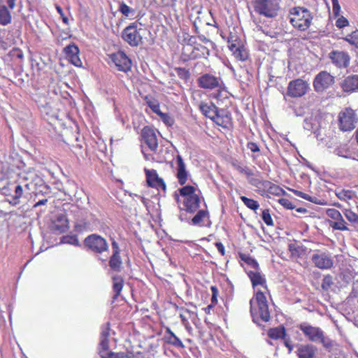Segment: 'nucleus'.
Here are the masks:
<instances>
[{"instance_id": "f257e3e1", "label": "nucleus", "mask_w": 358, "mask_h": 358, "mask_svg": "<svg viewBox=\"0 0 358 358\" xmlns=\"http://www.w3.org/2000/svg\"><path fill=\"white\" fill-rule=\"evenodd\" d=\"M42 180L34 171L24 172L20 174V183L15 185L14 194L11 198H8L6 201L13 206H16L20 203V199L33 189L34 185Z\"/></svg>"}, {"instance_id": "f03ea898", "label": "nucleus", "mask_w": 358, "mask_h": 358, "mask_svg": "<svg viewBox=\"0 0 358 358\" xmlns=\"http://www.w3.org/2000/svg\"><path fill=\"white\" fill-rule=\"evenodd\" d=\"M250 304L251 315L255 322H258L259 320L269 321L271 317L268 301L262 292H257L255 296L250 299Z\"/></svg>"}, {"instance_id": "7ed1b4c3", "label": "nucleus", "mask_w": 358, "mask_h": 358, "mask_svg": "<svg viewBox=\"0 0 358 358\" xmlns=\"http://www.w3.org/2000/svg\"><path fill=\"white\" fill-rule=\"evenodd\" d=\"M298 327L309 341L321 343L325 348L333 346L331 339L325 336L324 331L319 327L312 326L308 322H302Z\"/></svg>"}, {"instance_id": "20e7f679", "label": "nucleus", "mask_w": 358, "mask_h": 358, "mask_svg": "<svg viewBox=\"0 0 358 358\" xmlns=\"http://www.w3.org/2000/svg\"><path fill=\"white\" fill-rule=\"evenodd\" d=\"M289 20L291 24L299 31L307 30L312 22L311 13L303 7H294L289 10Z\"/></svg>"}, {"instance_id": "39448f33", "label": "nucleus", "mask_w": 358, "mask_h": 358, "mask_svg": "<svg viewBox=\"0 0 358 358\" xmlns=\"http://www.w3.org/2000/svg\"><path fill=\"white\" fill-rule=\"evenodd\" d=\"M86 205H83V202L81 200H77L76 205H73L71 207V212L75 213L76 223L75 228L78 232H82L85 230H87L90 227V222L87 220L88 216L87 207L90 202L88 198H86Z\"/></svg>"}, {"instance_id": "423d86ee", "label": "nucleus", "mask_w": 358, "mask_h": 358, "mask_svg": "<svg viewBox=\"0 0 358 358\" xmlns=\"http://www.w3.org/2000/svg\"><path fill=\"white\" fill-rule=\"evenodd\" d=\"M280 0H253L255 11L267 18L275 17L280 10Z\"/></svg>"}, {"instance_id": "0eeeda50", "label": "nucleus", "mask_w": 358, "mask_h": 358, "mask_svg": "<svg viewBox=\"0 0 358 358\" xmlns=\"http://www.w3.org/2000/svg\"><path fill=\"white\" fill-rule=\"evenodd\" d=\"M145 29L138 27L137 22L131 23L122 31V39L131 47H137L143 43V34Z\"/></svg>"}, {"instance_id": "6e6552de", "label": "nucleus", "mask_w": 358, "mask_h": 358, "mask_svg": "<svg viewBox=\"0 0 358 358\" xmlns=\"http://www.w3.org/2000/svg\"><path fill=\"white\" fill-rule=\"evenodd\" d=\"M84 245L88 250L96 254L108 251L109 248L107 241L96 234L87 236L84 240Z\"/></svg>"}, {"instance_id": "1a4fd4ad", "label": "nucleus", "mask_w": 358, "mask_h": 358, "mask_svg": "<svg viewBox=\"0 0 358 358\" xmlns=\"http://www.w3.org/2000/svg\"><path fill=\"white\" fill-rule=\"evenodd\" d=\"M335 83V77L327 71H322L316 75L313 80V87L316 92L321 93L332 86Z\"/></svg>"}, {"instance_id": "9d476101", "label": "nucleus", "mask_w": 358, "mask_h": 358, "mask_svg": "<svg viewBox=\"0 0 358 358\" xmlns=\"http://www.w3.org/2000/svg\"><path fill=\"white\" fill-rule=\"evenodd\" d=\"M339 127L343 131H352L358 121L355 112L351 108H345L339 113Z\"/></svg>"}, {"instance_id": "9b49d317", "label": "nucleus", "mask_w": 358, "mask_h": 358, "mask_svg": "<svg viewBox=\"0 0 358 358\" xmlns=\"http://www.w3.org/2000/svg\"><path fill=\"white\" fill-rule=\"evenodd\" d=\"M309 89L308 82L297 78L289 83L287 94L293 98L301 97L307 93Z\"/></svg>"}, {"instance_id": "f8f14e48", "label": "nucleus", "mask_w": 358, "mask_h": 358, "mask_svg": "<svg viewBox=\"0 0 358 358\" xmlns=\"http://www.w3.org/2000/svg\"><path fill=\"white\" fill-rule=\"evenodd\" d=\"M182 55L188 59L207 58L210 55V51L208 48L201 44L194 46L187 45L183 48Z\"/></svg>"}, {"instance_id": "ddd939ff", "label": "nucleus", "mask_w": 358, "mask_h": 358, "mask_svg": "<svg viewBox=\"0 0 358 358\" xmlns=\"http://www.w3.org/2000/svg\"><path fill=\"white\" fill-rule=\"evenodd\" d=\"M311 261L315 267L322 270L329 269L334 265L331 255L329 252L320 250H317L313 254Z\"/></svg>"}, {"instance_id": "4468645a", "label": "nucleus", "mask_w": 358, "mask_h": 358, "mask_svg": "<svg viewBox=\"0 0 358 358\" xmlns=\"http://www.w3.org/2000/svg\"><path fill=\"white\" fill-rule=\"evenodd\" d=\"M326 213L329 217L332 219V220L329 221V224L334 230L350 231L346 222L338 210L329 208L327 210Z\"/></svg>"}, {"instance_id": "2eb2a0df", "label": "nucleus", "mask_w": 358, "mask_h": 358, "mask_svg": "<svg viewBox=\"0 0 358 358\" xmlns=\"http://www.w3.org/2000/svg\"><path fill=\"white\" fill-rule=\"evenodd\" d=\"M329 58L338 69H345L350 65V56L347 52L332 50L329 53Z\"/></svg>"}, {"instance_id": "dca6fc26", "label": "nucleus", "mask_w": 358, "mask_h": 358, "mask_svg": "<svg viewBox=\"0 0 358 358\" xmlns=\"http://www.w3.org/2000/svg\"><path fill=\"white\" fill-rule=\"evenodd\" d=\"M110 58L119 71L127 72L131 69V62L124 52H117L112 54Z\"/></svg>"}, {"instance_id": "f3484780", "label": "nucleus", "mask_w": 358, "mask_h": 358, "mask_svg": "<svg viewBox=\"0 0 358 358\" xmlns=\"http://www.w3.org/2000/svg\"><path fill=\"white\" fill-rule=\"evenodd\" d=\"M197 82L200 87L206 90H215L220 87V79L209 73H205L200 76Z\"/></svg>"}, {"instance_id": "a211bd4d", "label": "nucleus", "mask_w": 358, "mask_h": 358, "mask_svg": "<svg viewBox=\"0 0 358 358\" xmlns=\"http://www.w3.org/2000/svg\"><path fill=\"white\" fill-rule=\"evenodd\" d=\"M342 91L351 94L358 91V75L352 74L345 77L340 83Z\"/></svg>"}, {"instance_id": "6ab92c4d", "label": "nucleus", "mask_w": 358, "mask_h": 358, "mask_svg": "<svg viewBox=\"0 0 358 358\" xmlns=\"http://www.w3.org/2000/svg\"><path fill=\"white\" fill-rule=\"evenodd\" d=\"M141 136L150 150L156 152L158 142L155 131L149 127H145L141 131Z\"/></svg>"}, {"instance_id": "aec40b11", "label": "nucleus", "mask_w": 358, "mask_h": 358, "mask_svg": "<svg viewBox=\"0 0 358 358\" xmlns=\"http://www.w3.org/2000/svg\"><path fill=\"white\" fill-rule=\"evenodd\" d=\"M145 172L148 186L157 189L166 190V184L164 180L159 177L156 170L145 169Z\"/></svg>"}, {"instance_id": "412c9836", "label": "nucleus", "mask_w": 358, "mask_h": 358, "mask_svg": "<svg viewBox=\"0 0 358 358\" xmlns=\"http://www.w3.org/2000/svg\"><path fill=\"white\" fill-rule=\"evenodd\" d=\"M69 228V222L64 213L58 214L50 225L51 230L57 234L66 232Z\"/></svg>"}, {"instance_id": "4be33fe9", "label": "nucleus", "mask_w": 358, "mask_h": 358, "mask_svg": "<svg viewBox=\"0 0 358 358\" xmlns=\"http://www.w3.org/2000/svg\"><path fill=\"white\" fill-rule=\"evenodd\" d=\"M296 353L298 358H316L317 348L313 344H299L297 346Z\"/></svg>"}, {"instance_id": "5701e85b", "label": "nucleus", "mask_w": 358, "mask_h": 358, "mask_svg": "<svg viewBox=\"0 0 358 358\" xmlns=\"http://www.w3.org/2000/svg\"><path fill=\"white\" fill-rule=\"evenodd\" d=\"M176 178L179 184L183 185L187 181L189 173L187 171L183 159L180 155H178L176 157Z\"/></svg>"}, {"instance_id": "b1692460", "label": "nucleus", "mask_w": 358, "mask_h": 358, "mask_svg": "<svg viewBox=\"0 0 358 358\" xmlns=\"http://www.w3.org/2000/svg\"><path fill=\"white\" fill-rule=\"evenodd\" d=\"M110 335V324L109 323L106 324L101 327V332L100 335V343H99V355L102 358L103 352L108 354V338Z\"/></svg>"}, {"instance_id": "393cba45", "label": "nucleus", "mask_w": 358, "mask_h": 358, "mask_svg": "<svg viewBox=\"0 0 358 358\" xmlns=\"http://www.w3.org/2000/svg\"><path fill=\"white\" fill-rule=\"evenodd\" d=\"M64 52L71 64L76 66H81L82 62L79 57V49L75 44H71L64 48Z\"/></svg>"}, {"instance_id": "a878e982", "label": "nucleus", "mask_w": 358, "mask_h": 358, "mask_svg": "<svg viewBox=\"0 0 358 358\" xmlns=\"http://www.w3.org/2000/svg\"><path fill=\"white\" fill-rule=\"evenodd\" d=\"M215 117L213 122L219 126L227 128L231 124V113L224 109H218V113H217Z\"/></svg>"}, {"instance_id": "bb28decb", "label": "nucleus", "mask_w": 358, "mask_h": 358, "mask_svg": "<svg viewBox=\"0 0 358 358\" xmlns=\"http://www.w3.org/2000/svg\"><path fill=\"white\" fill-rule=\"evenodd\" d=\"M200 202L201 198L198 194L193 195V196L184 199V209L189 213H194L199 208Z\"/></svg>"}, {"instance_id": "cd10ccee", "label": "nucleus", "mask_w": 358, "mask_h": 358, "mask_svg": "<svg viewBox=\"0 0 358 358\" xmlns=\"http://www.w3.org/2000/svg\"><path fill=\"white\" fill-rule=\"evenodd\" d=\"M200 110L202 113L207 117L213 121L215 120V116L218 113L217 107L212 102L210 103H201L199 106Z\"/></svg>"}, {"instance_id": "c85d7f7f", "label": "nucleus", "mask_w": 358, "mask_h": 358, "mask_svg": "<svg viewBox=\"0 0 358 358\" xmlns=\"http://www.w3.org/2000/svg\"><path fill=\"white\" fill-rule=\"evenodd\" d=\"M229 40V48L233 52L234 57L240 61H245L248 57V51L241 45L231 43Z\"/></svg>"}, {"instance_id": "c756f323", "label": "nucleus", "mask_w": 358, "mask_h": 358, "mask_svg": "<svg viewBox=\"0 0 358 358\" xmlns=\"http://www.w3.org/2000/svg\"><path fill=\"white\" fill-rule=\"evenodd\" d=\"M248 275L252 282L253 287L261 285L266 289V279L264 276L262 275V273L259 271V270L249 271L248 272Z\"/></svg>"}, {"instance_id": "7c9ffc66", "label": "nucleus", "mask_w": 358, "mask_h": 358, "mask_svg": "<svg viewBox=\"0 0 358 358\" xmlns=\"http://www.w3.org/2000/svg\"><path fill=\"white\" fill-rule=\"evenodd\" d=\"M122 262L119 254V252H113V255L109 260L110 268L116 272H120L122 268Z\"/></svg>"}, {"instance_id": "2f4dec72", "label": "nucleus", "mask_w": 358, "mask_h": 358, "mask_svg": "<svg viewBox=\"0 0 358 358\" xmlns=\"http://www.w3.org/2000/svg\"><path fill=\"white\" fill-rule=\"evenodd\" d=\"M165 336L169 343L176 347H184L182 342L175 335L169 327H166L165 329Z\"/></svg>"}, {"instance_id": "473e14b6", "label": "nucleus", "mask_w": 358, "mask_h": 358, "mask_svg": "<svg viewBox=\"0 0 358 358\" xmlns=\"http://www.w3.org/2000/svg\"><path fill=\"white\" fill-rule=\"evenodd\" d=\"M123 279L120 275H115L113 278V289L114 292L113 299H116L120 295L123 287Z\"/></svg>"}, {"instance_id": "72a5a7b5", "label": "nucleus", "mask_w": 358, "mask_h": 358, "mask_svg": "<svg viewBox=\"0 0 358 358\" xmlns=\"http://www.w3.org/2000/svg\"><path fill=\"white\" fill-rule=\"evenodd\" d=\"M118 10L126 17L132 19L134 17L136 11L134 9L130 8L124 1L119 3Z\"/></svg>"}, {"instance_id": "f704fd0d", "label": "nucleus", "mask_w": 358, "mask_h": 358, "mask_svg": "<svg viewBox=\"0 0 358 358\" xmlns=\"http://www.w3.org/2000/svg\"><path fill=\"white\" fill-rule=\"evenodd\" d=\"M11 22V15L6 6L0 8V24L6 26Z\"/></svg>"}, {"instance_id": "c9c22d12", "label": "nucleus", "mask_w": 358, "mask_h": 358, "mask_svg": "<svg viewBox=\"0 0 358 358\" xmlns=\"http://www.w3.org/2000/svg\"><path fill=\"white\" fill-rule=\"evenodd\" d=\"M263 185L264 187L268 188V193L271 194L280 196L285 193V191L279 186L272 184L268 181L264 182Z\"/></svg>"}, {"instance_id": "e433bc0d", "label": "nucleus", "mask_w": 358, "mask_h": 358, "mask_svg": "<svg viewBox=\"0 0 358 358\" xmlns=\"http://www.w3.org/2000/svg\"><path fill=\"white\" fill-rule=\"evenodd\" d=\"M268 335L273 339L284 338L286 336V332L284 327H278L271 329L268 332Z\"/></svg>"}, {"instance_id": "4c0bfd02", "label": "nucleus", "mask_w": 358, "mask_h": 358, "mask_svg": "<svg viewBox=\"0 0 358 358\" xmlns=\"http://www.w3.org/2000/svg\"><path fill=\"white\" fill-rule=\"evenodd\" d=\"M102 354V358H134V353L131 352L115 353L110 351L108 354L104 352Z\"/></svg>"}, {"instance_id": "58836bf2", "label": "nucleus", "mask_w": 358, "mask_h": 358, "mask_svg": "<svg viewBox=\"0 0 358 358\" xmlns=\"http://www.w3.org/2000/svg\"><path fill=\"white\" fill-rule=\"evenodd\" d=\"M178 191L180 192V195L183 196L184 199H187L190 196H193V195L197 194L196 193V190L195 187L191 185L184 186L183 187L180 188Z\"/></svg>"}, {"instance_id": "ea45409f", "label": "nucleus", "mask_w": 358, "mask_h": 358, "mask_svg": "<svg viewBox=\"0 0 358 358\" xmlns=\"http://www.w3.org/2000/svg\"><path fill=\"white\" fill-rule=\"evenodd\" d=\"M241 200L248 208L251 210H256L259 207V204L257 201L252 199H249L245 196H241Z\"/></svg>"}, {"instance_id": "a19ab883", "label": "nucleus", "mask_w": 358, "mask_h": 358, "mask_svg": "<svg viewBox=\"0 0 358 358\" xmlns=\"http://www.w3.org/2000/svg\"><path fill=\"white\" fill-rule=\"evenodd\" d=\"M343 39L350 45L358 48V30H355L351 34H348Z\"/></svg>"}, {"instance_id": "79ce46f5", "label": "nucleus", "mask_w": 358, "mask_h": 358, "mask_svg": "<svg viewBox=\"0 0 358 358\" xmlns=\"http://www.w3.org/2000/svg\"><path fill=\"white\" fill-rule=\"evenodd\" d=\"M345 217L347 218V220L355 224L358 225V215L352 211L350 209H345L343 211Z\"/></svg>"}, {"instance_id": "37998d69", "label": "nucleus", "mask_w": 358, "mask_h": 358, "mask_svg": "<svg viewBox=\"0 0 358 358\" xmlns=\"http://www.w3.org/2000/svg\"><path fill=\"white\" fill-rule=\"evenodd\" d=\"M241 258L244 262L254 268V271L259 270V264L254 258L245 255H241Z\"/></svg>"}, {"instance_id": "c03bdc74", "label": "nucleus", "mask_w": 358, "mask_h": 358, "mask_svg": "<svg viewBox=\"0 0 358 358\" xmlns=\"http://www.w3.org/2000/svg\"><path fill=\"white\" fill-rule=\"evenodd\" d=\"M208 212L205 210H200L196 215L192 218V222L194 224H199L204 217H207Z\"/></svg>"}, {"instance_id": "a18cd8bd", "label": "nucleus", "mask_w": 358, "mask_h": 358, "mask_svg": "<svg viewBox=\"0 0 358 358\" xmlns=\"http://www.w3.org/2000/svg\"><path fill=\"white\" fill-rule=\"evenodd\" d=\"M262 218L266 225H268V226L273 225V220L271 218L269 210L268 209H265L262 211Z\"/></svg>"}, {"instance_id": "49530a36", "label": "nucleus", "mask_w": 358, "mask_h": 358, "mask_svg": "<svg viewBox=\"0 0 358 358\" xmlns=\"http://www.w3.org/2000/svg\"><path fill=\"white\" fill-rule=\"evenodd\" d=\"M333 285L332 277L330 275H327L322 279V288L324 290H328Z\"/></svg>"}, {"instance_id": "de8ad7c7", "label": "nucleus", "mask_w": 358, "mask_h": 358, "mask_svg": "<svg viewBox=\"0 0 358 358\" xmlns=\"http://www.w3.org/2000/svg\"><path fill=\"white\" fill-rule=\"evenodd\" d=\"M337 17L338 19L336 20L335 24L338 29H343L349 25V22L345 17L340 16L339 15Z\"/></svg>"}, {"instance_id": "09e8293b", "label": "nucleus", "mask_w": 358, "mask_h": 358, "mask_svg": "<svg viewBox=\"0 0 358 358\" xmlns=\"http://www.w3.org/2000/svg\"><path fill=\"white\" fill-rule=\"evenodd\" d=\"M338 198L341 200L347 201L352 198V192L349 190H342L336 194Z\"/></svg>"}, {"instance_id": "8fccbe9b", "label": "nucleus", "mask_w": 358, "mask_h": 358, "mask_svg": "<svg viewBox=\"0 0 358 358\" xmlns=\"http://www.w3.org/2000/svg\"><path fill=\"white\" fill-rule=\"evenodd\" d=\"M278 202L285 208L292 210L295 208L294 205L287 199L282 198L278 200Z\"/></svg>"}, {"instance_id": "3c124183", "label": "nucleus", "mask_w": 358, "mask_h": 358, "mask_svg": "<svg viewBox=\"0 0 358 358\" xmlns=\"http://www.w3.org/2000/svg\"><path fill=\"white\" fill-rule=\"evenodd\" d=\"M332 11L335 16H338L341 11V6L338 0H331Z\"/></svg>"}, {"instance_id": "603ef678", "label": "nucleus", "mask_w": 358, "mask_h": 358, "mask_svg": "<svg viewBox=\"0 0 358 358\" xmlns=\"http://www.w3.org/2000/svg\"><path fill=\"white\" fill-rule=\"evenodd\" d=\"M10 54L13 57H16L20 59H22V58L24 57L22 50H20V49H17V48L13 49L10 51Z\"/></svg>"}, {"instance_id": "864d4df0", "label": "nucleus", "mask_w": 358, "mask_h": 358, "mask_svg": "<svg viewBox=\"0 0 358 358\" xmlns=\"http://www.w3.org/2000/svg\"><path fill=\"white\" fill-rule=\"evenodd\" d=\"M210 289L212 291L211 303L212 304L217 303V296L218 294V289L215 286H212L210 287Z\"/></svg>"}, {"instance_id": "5fc2aeb1", "label": "nucleus", "mask_w": 358, "mask_h": 358, "mask_svg": "<svg viewBox=\"0 0 358 358\" xmlns=\"http://www.w3.org/2000/svg\"><path fill=\"white\" fill-rule=\"evenodd\" d=\"M247 147H248V148L249 150H250L253 152H259V146L255 143L250 142V143H248Z\"/></svg>"}, {"instance_id": "6e6d98bb", "label": "nucleus", "mask_w": 358, "mask_h": 358, "mask_svg": "<svg viewBox=\"0 0 358 358\" xmlns=\"http://www.w3.org/2000/svg\"><path fill=\"white\" fill-rule=\"evenodd\" d=\"M56 8H57V12L60 14V15H61V17L62 18V21L64 22V23H65L66 24H68L69 19H68L67 17H66L64 15L62 8L60 6H57Z\"/></svg>"}, {"instance_id": "4d7b16f0", "label": "nucleus", "mask_w": 358, "mask_h": 358, "mask_svg": "<svg viewBox=\"0 0 358 358\" xmlns=\"http://www.w3.org/2000/svg\"><path fill=\"white\" fill-rule=\"evenodd\" d=\"M176 71L180 77L186 78L189 76L188 71L184 68H178Z\"/></svg>"}, {"instance_id": "13d9d810", "label": "nucleus", "mask_w": 358, "mask_h": 358, "mask_svg": "<svg viewBox=\"0 0 358 358\" xmlns=\"http://www.w3.org/2000/svg\"><path fill=\"white\" fill-rule=\"evenodd\" d=\"M294 192L298 196H300V197H301V198H303L304 199H306L308 201H312L310 199V196H308V194H305V193H303L302 192L295 190Z\"/></svg>"}, {"instance_id": "bf43d9fd", "label": "nucleus", "mask_w": 358, "mask_h": 358, "mask_svg": "<svg viewBox=\"0 0 358 358\" xmlns=\"http://www.w3.org/2000/svg\"><path fill=\"white\" fill-rule=\"evenodd\" d=\"M240 171L248 176H251L253 175L252 171L248 167L241 168Z\"/></svg>"}, {"instance_id": "052dcab7", "label": "nucleus", "mask_w": 358, "mask_h": 358, "mask_svg": "<svg viewBox=\"0 0 358 358\" xmlns=\"http://www.w3.org/2000/svg\"><path fill=\"white\" fill-rule=\"evenodd\" d=\"M147 103L152 111H156V109H157V107L159 106L156 101H149Z\"/></svg>"}, {"instance_id": "680f3d73", "label": "nucleus", "mask_w": 358, "mask_h": 358, "mask_svg": "<svg viewBox=\"0 0 358 358\" xmlns=\"http://www.w3.org/2000/svg\"><path fill=\"white\" fill-rule=\"evenodd\" d=\"M67 238H68V241H66V243H71L73 245H79V241L76 237H69Z\"/></svg>"}, {"instance_id": "e2e57ef3", "label": "nucleus", "mask_w": 358, "mask_h": 358, "mask_svg": "<svg viewBox=\"0 0 358 358\" xmlns=\"http://www.w3.org/2000/svg\"><path fill=\"white\" fill-rule=\"evenodd\" d=\"M215 245H216L218 251L220 252V254L222 255H224V247L223 244L220 242H217L215 243Z\"/></svg>"}, {"instance_id": "0e129e2a", "label": "nucleus", "mask_w": 358, "mask_h": 358, "mask_svg": "<svg viewBox=\"0 0 358 358\" xmlns=\"http://www.w3.org/2000/svg\"><path fill=\"white\" fill-rule=\"evenodd\" d=\"M48 202V199H41V200H39L38 202H36L34 206H33V208H36L38 206H44Z\"/></svg>"}, {"instance_id": "69168bd1", "label": "nucleus", "mask_w": 358, "mask_h": 358, "mask_svg": "<svg viewBox=\"0 0 358 358\" xmlns=\"http://www.w3.org/2000/svg\"><path fill=\"white\" fill-rule=\"evenodd\" d=\"M250 182L252 185L258 187L261 184V181L258 178H252L250 180Z\"/></svg>"}, {"instance_id": "338daca9", "label": "nucleus", "mask_w": 358, "mask_h": 358, "mask_svg": "<svg viewBox=\"0 0 358 358\" xmlns=\"http://www.w3.org/2000/svg\"><path fill=\"white\" fill-rule=\"evenodd\" d=\"M284 344H285V347L288 349L289 353H291L292 351L293 350L294 347L290 343V341L289 340H285Z\"/></svg>"}, {"instance_id": "774afa93", "label": "nucleus", "mask_w": 358, "mask_h": 358, "mask_svg": "<svg viewBox=\"0 0 358 358\" xmlns=\"http://www.w3.org/2000/svg\"><path fill=\"white\" fill-rule=\"evenodd\" d=\"M2 194L6 196H10L11 198L12 194L10 193V190L7 187H3L1 189Z\"/></svg>"}]
</instances>
